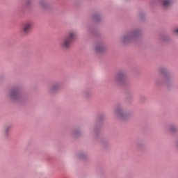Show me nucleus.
Wrapping results in <instances>:
<instances>
[{"label":"nucleus","mask_w":178,"mask_h":178,"mask_svg":"<svg viewBox=\"0 0 178 178\" xmlns=\"http://www.w3.org/2000/svg\"><path fill=\"white\" fill-rule=\"evenodd\" d=\"M57 86H52V88L50 89L51 91L54 92L56 90Z\"/></svg>","instance_id":"8"},{"label":"nucleus","mask_w":178,"mask_h":178,"mask_svg":"<svg viewBox=\"0 0 178 178\" xmlns=\"http://www.w3.org/2000/svg\"><path fill=\"white\" fill-rule=\"evenodd\" d=\"M74 38H76V34L74 32L68 33V35L63 38V40L61 41V48L63 49L69 48L70 44L72 41L74 40Z\"/></svg>","instance_id":"1"},{"label":"nucleus","mask_w":178,"mask_h":178,"mask_svg":"<svg viewBox=\"0 0 178 178\" xmlns=\"http://www.w3.org/2000/svg\"><path fill=\"white\" fill-rule=\"evenodd\" d=\"M124 78V75L118 74V81H122V79Z\"/></svg>","instance_id":"7"},{"label":"nucleus","mask_w":178,"mask_h":178,"mask_svg":"<svg viewBox=\"0 0 178 178\" xmlns=\"http://www.w3.org/2000/svg\"><path fill=\"white\" fill-rule=\"evenodd\" d=\"M102 51H104V47H101V45L95 47V51L101 52Z\"/></svg>","instance_id":"6"},{"label":"nucleus","mask_w":178,"mask_h":178,"mask_svg":"<svg viewBox=\"0 0 178 178\" xmlns=\"http://www.w3.org/2000/svg\"><path fill=\"white\" fill-rule=\"evenodd\" d=\"M119 112H120V111H118V113H119Z\"/></svg>","instance_id":"11"},{"label":"nucleus","mask_w":178,"mask_h":178,"mask_svg":"<svg viewBox=\"0 0 178 178\" xmlns=\"http://www.w3.org/2000/svg\"><path fill=\"white\" fill-rule=\"evenodd\" d=\"M172 4H173V1L172 0H162V8H168L171 6Z\"/></svg>","instance_id":"3"},{"label":"nucleus","mask_w":178,"mask_h":178,"mask_svg":"<svg viewBox=\"0 0 178 178\" xmlns=\"http://www.w3.org/2000/svg\"><path fill=\"white\" fill-rule=\"evenodd\" d=\"M31 30V22H27L23 24V26H22V33L23 34L29 33V31Z\"/></svg>","instance_id":"2"},{"label":"nucleus","mask_w":178,"mask_h":178,"mask_svg":"<svg viewBox=\"0 0 178 178\" xmlns=\"http://www.w3.org/2000/svg\"><path fill=\"white\" fill-rule=\"evenodd\" d=\"M170 131L171 132H173L174 131H175V127H171Z\"/></svg>","instance_id":"9"},{"label":"nucleus","mask_w":178,"mask_h":178,"mask_svg":"<svg viewBox=\"0 0 178 178\" xmlns=\"http://www.w3.org/2000/svg\"><path fill=\"white\" fill-rule=\"evenodd\" d=\"M9 97H12V99H16L18 97V90H12V92L9 93Z\"/></svg>","instance_id":"4"},{"label":"nucleus","mask_w":178,"mask_h":178,"mask_svg":"<svg viewBox=\"0 0 178 178\" xmlns=\"http://www.w3.org/2000/svg\"><path fill=\"white\" fill-rule=\"evenodd\" d=\"M175 32H176V34H178V29L175 30Z\"/></svg>","instance_id":"10"},{"label":"nucleus","mask_w":178,"mask_h":178,"mask_svg":"<svg viewBox=\"0 0 178 178\" xmlns=\"http://www.w3.org/2000/svg\"><path fill=\"white\" fill-rule=\"evenodd\" d=\"M134 36H135V33L129 34V35H127V37H124L123 42H126L127 41H128V40L133 38Z\"/></svg>","instance_id":"5"}]
</instances>
